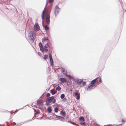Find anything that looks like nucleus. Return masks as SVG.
<instances>
[{
    "label": "nucleus",
    "mask_w": 126,
    "mask_h": 126,
    "mask_svg": "<svg viewBox=\"0 0 126 126\" xmlns=\"http://www.w3.org/2000/svg\"><path fill=\"white\" fill-rule=\"evenodd\" d=\"M82 85L83 86H85L86 85V82H82Z\"/></svg>",
    "instance_id": "28"
},
{
    "label": "nucleus",
    "mask_w": 126,
    "mask_h": 126,
    "mask_svg": "<svg viewBox=\"0 0 126 126\" xmlns=\"http://www.w3.org/2000/svg\"><path fill=\"white\" fill-rule=\"evenodd\" d=\"M33 29L36 32H37L40 30V26L38 23H35Z\"/></svg>",
    "instance_id": "4"
},
{
    "label": "nucleus",
    "mask_w": 126,
    "mask_h": 126,
    "mask_svg": "<svg viewBox=\"0 0 126 126\" xmlns=\"http://www.w3.org/2000/svg\"><path fill=\"white\" fill-rule=\"evenodd\" d=\"M48 55H51L50 54V53H49L48 54Z\"/></svg>",
    "instance_id": "39"
},
{
    "label": "nucleus",
    "mask_w": 126,
    "mask_h": 126,
    "mask_svg": "<svg viewBox=\"0 0 126 126\" xmlns=\"http://www.w3.org/2000/svg\"><path fill=\"white\" fill-rule=\"evenodd\" d=\"M40 47V50L42 51V52H43L44 51V48L43 46H42V47Z\"/></svg>",
    "instance_id": "21"
},
{
    "label": "nucleus",
    "mask_w": 126,
    "mask_h": 126,
    "mask_svg": "<svg viewBox=\"0 0 126 126\" xmlns=\"http://www.w3.org/2000/svg\"><path fill=\"white\" fill-rule=\"evenodd\" d=\"M47 5V2L46 6L44 8L43 11L42 12V14L41 15V17H42V22L43 23V22H44V12H45L46 10V6Z\"/></svg>",
    "instance_id": "5"
},
{
    "label": "nucleus",
    "mask_w": 126,
    "mask_h": 126,
    "mask_svg": "<svg viewBox=\"0 0 126 126\" xmlns=\"http://www.w3.org/2000/svg\"><path fill=\"white\" fill-rule=\"evenodd\" d=\"M48 40V37L47 38H46V37H44L42 39V41L43 42H44L46 40Z\"/></svg>",
    "instance_id": "19"
},
{
    "label": "nucleus",
    "mask_w": 126,
    "mask_h": 126,
    "mask_svg": "<svg viewBox=\"0 0 126 126\" xmlns=\"http://www.w3.org/2000/svg\"><path fill=\"white\" fill-rule=\"evenodd\" d=\"M58 108H55L54 109V111L55 112H56V113L58 111Z\"/></svg>",
    "instance_id": "24"
},
{
    "label": "nucleus",
    "mask_w": 126,
    "mask_h": 126,
    "mask_svg": "<svg viewBox=\"0 0 126 126\" xmlns=\"http://www.w3.org/2000/svg\"><path fill=\"white\" fill-rule=\"evenodd\" d=\"M38 55H41V54L40 52L38 53Z\"/></svg>",
    "instance_id": "35"
},
{
    "label": "nucleus",
    "mask_w": 126,
    "mask_h": 126,
    "mask_svg": "<svg viewBox=\"0 0 126 126\" xmlns=\"http://www.w3.org/2000/svg\"><path fill=\"white\" fill-rule=\"evenodd\" d=\"M47 46L45 45L44 46L45 48H47Z\"/></svg>",
    "instance_id": "36"
},
{
    "label": "nucleus",
    "mask_w": 126,
    "mask_h": 126,
    "mask_svg": "<svg viewBox=\"0 0 126 126\" xmlns=\"http://www.w3.org/2000/svg\"><path fill=\"white\" fill-rule=\"evenodd\" d=\"M126 121H125V120H124V119H122V120H121V122H125Z\"/></svg>",
    "instance_id": "33"
},
{
    "label": "nucleus",
    "mask_w": 126,
    "mask_h": 126,
    "mask_svg": "<svg viewBox=\"0 0 126 126\" xmlns=\"http://www.w3.org/2000/svg\"><path fill=\"white\" fill-rule=\"evenodd\" d=\"M79 120L80 121H84V118L83 117H80L79 118Z\"/></svg>",
    "instance_id": "17"
},
{
    "label": "nucleus",
    "mask_w": 126,
    "mask_h": 126,
    "mask_svg": "<svg viewBox=\"0 0 126 126\" xmlns=\"http://www.w3.org/2000/svg\"><path fill=\"white\" fill-rule=\"evenodd\" d=\"M108 125H106V126H108Z\"/></svg>",
    "instance_id": "44"
},
{
    "label": "nucleus",
    "mask_w": 126,
    "mask_h": 126,
    "mask_svg": "<svg viewBox=\"0 0 126 126\" xmlns=\"http://www.w3.org/2000/svg\"><path fill=\"white\" fill-rule=\"evenodd\" d=\"M62 72H63V73L64 74L66 75L67 76L69 77L70 79L71 78V76H70L67 75V71L66 70H65V69H62Z\"/></svg>",
    "instance_id": "9"
},
{
    "label": "nucleus",
    "mask_w": 126,
    "mask_h": 126,
    "mask_svg": "<svg viewBox=\"0 0 126 126\" xmlns=\"http://www.w3.org/2000/svg\"><path fill=\"white\" fill-rule=\"evenodd\" d=\"M80 124L82 126H85V122L84 123H80Z\"/></svg>",
    "instance_id": "27"
},
{
    "label": "nucleus",
    "mask_w": 126,
    "mask_h": 126,
    "mask_svg": "<svg viewBox=\"0 0 126 126\" xmlns=\"http://www.w3.org/2000/svg\"><path fill=\"white\" fill-rule=\"evenodd\" d=\"M95 87V86L94 85H91L88 86L87 90L90 91V90L92 89L93 88H94Z\"/></svg>",
    "instance_id": "7"
},
{
    "label": "nucleus",
    "mask_w": 126,
    "mask_h": 126,
    "mask_svg": "<svg viewBox=\"0 0 126 126\" xmlns=\"http://www.w3.org/2000/svg\"><path fill=\"white\" fill-rule=\"evenodd\" d=\"M39 47H42V46H43L42 44V43L41 42H40L39 43Z\"/></svg>",
    "instance_id": "26"
},
{
    "label": "nucleus",
    "mask_w": 126,
    "mask_h": 126,
    "mask_svg": "<svg viewBox=\"0 0 126 126\" xmlns=\"http://www.w3.org/2000/svg\"><path fill=\"white\" fill-rule=\"evenodd\" d=\"M47 111L48 113H50L52 111L51 108L50 107H49L47 109Z\"/></svg>",
    "instance_id": "15"
},
{
    "label": "nucleus",
    "mask_w": 126,
    "mask_h": 126,
    "mask_svg": "<svg viewBox=\"0 0 126 126\" xmlns=\"http://www.w3.org/2000/svg\"><path fill=\"white\" fill-rule=\"evenodd\" d=\"M60 118L61 119H64L63 117H60Z\"/></svg>",
    "instance_id": "37"
},
{
    "label": "nucleus",
    "mask_w": 126,
    "mask_h": 126,
    "mask_svg": "<svg viewBox=\"0 0 126 126\" xmlns=\"http://www.w3.org/2000/svg\"><path fill=\"white\" fill-rule=\"evenodd\" d=\"M42 24L43 27H44L45 30L46 31H47L49 30V27L47 25H46L45 26H44V23L42 22Z\"/></svg>",
    "instance_id": "12"
},
{
    "label": "nucleus",
    "mask_w": 126,
    "mask_h": 126,
    "mask_svg": "<svg viewBox=\"0 0 126 126\" xmlns=\"http://www.w3.org/2000/svg\"><path fill=\"white\" fill-rule=\"evenodd\" d=\"M64 94H63L61 95L60 97L62 99H63L64 97Z\"/></svg>",
    "instance_id": "25"
},
{
    "label": "nucleus",
    "mask_w": 126,
    "mask_h": 126,
    "mask_svg": "<svg viewBox=\"0 0 126 126\" xmlns=\"http://www.w3.org/2000/svg\"><path fill=\"white\" fill-rule=\"evenodd\" d=\"M82 79H76L75 80V82L78 84H80L82 82Z\"/></svg>",
    "instance_id": "10"
},
{
    "label": "nucleus",
    "mask_w": 126,
    "mask_h": 126,
    "mask_svg": "<svg viewBox=\"0 0 126 126\" xmlns=\"http://www.w3.org/2000/svg\"><path fill=\"white\" fill-rule=\"evenodd\" d=\"M51 93L52 95H53L55 94L56 91H54L53 89H52L51 90Z\"/></svg>",
    "instance_id": "18"
},
{
    "label": "nucleus",
    "mask_w": 126,
    "mask_h": 126,
    "mask_svg": "<svg viewBox=\"0 0 126 126\" xmlns=\"http://www.w3.org/2000/svg\"><path fill=\"white\" fill-rule=\"evenodd\" d=\"M49 2L50 3H51V2L53 1V0H49Z\"/></svg>",
    "instance_id": "32"
},
{
    "label": "nucleus",
    "mask_w": 126,
    "mask_h": 126,
    "mask_svg": "<svg viewBox=\"0 0 126 126\" xmlns=\"http://www.w3.org/2000/svg\"><path fill=\"white\" fill-rule=\"evenodd\" d=\"M35 32L32 31H31L28 35V36L31 38L30 40L32 43L33 42L35 37Z\"/></svg>",
    "instance_id": "1"
},
{
    "label": "nucleus",
    "mask_w": 126,
    "mask_h": 126,
    "mask_svg": "<svg viewBox=\"0 0 126 126\" xmlns=\"http://www.w3.org/2000/svg\"><path fill=\"white\" fill-rule=\"evenodd\" d=\"M44 55H47L46 54H45Z\"/></svg>",
    "instance_id": "40"
},
{
    "label": "nucleus",
    "mask_w": 126,
    "mask_h": 126,
    "mask_svg": "<svg viewBox=\"0 0 126 126\" xmlns=\"http://www.w3.org/2000/svg\"><path fill=\"white\" fill-rule=\"evenodd\" d=\"M50 16L49 14H48L46 17V21L47 24H49L50 23Z\"/></svg>",
    "instance_id": "6"
},
{
    "label": "nucleus",
    "mask_w": 126,
    "mask_h": 126,
    "mask_svg": "<svg viewBox=\"0 0 126 126\" xmlns=\"http://www.w3.org/2000/svg\"><path fill=\"white\" fill-rule=\"evenodd\" d=\"M61 89V88L60 87L58 86L56 88V90L58 91H60Z\"/></svg>",
    "instance_id": "23"
},
{
    "label": "nucleus",
    "mask_w": 126,
    "mask_h": 126,
    "mask_svg": "<svg viewBox=\"0 0 126 126\" xmlns=\"http://www.w3.org/2000/svg\"><path fill=\"white\" fill-rule=\"evenodd\" d=\"M98 78H97L95 79L92 80L91 82V85H94L95 82L98 79Z\"/></svg>",
    "instance_id": "14"
},
{
    "label": "nucleus",
    "mask_w": 126,
    "mask_h": 126,
    "mask_svg": "<svg viewBox=\"0 0 126 126\" xmlns=\"http://www.w3.org/2000/svg\"><path fill=\"white\" fill-rule=\"evenodd\" d=\"M17 111H16L15 112H17Z\"/></svg>",
    "instance_id": "42"
},
{
    "label": "nucleus",
    "mask_w": 126,
    "mask_h": 126,
    "mask_svg": "<svg viewBox=\"0 0 126 126\" xmlns=\"http://www.w3.org/2000/svg\"><path fill=\"white\" fill-rule=\"evenodd\" d=\"M54 10L55 16V17H56L58 14H59V11L60 10V9L59 8L58 5L56 6Z\"/></svg>",
    "instance_id": "2"
},
{
    "label": "nucleus",
    "mask_w": 126,
    "mask_h": 126,
    "mask_svg": "<svg viewBox=\"0 0 126 126\" xmlns=\"http://www.w3.org/2000/svg\"><path fill=\"white\" fill-rule=\"evenodd\" d=\"M98 79L97 80V82H99L100 83H101L102 82V81L101 78L98 77Z\"/></svg>",
    "instance_id": "20"
},
{
    "label": "nucleus",
    "mask_w": 126,
    "mask_h": 126,
    "mask_svg": "<svg viewBox=\"0 0 126 126\" xmlns=\"http://www.w3.org/2000/svg\"><path fill=\"white\" fill-rule=\"evenodd\" d=\"M43 104V103L42 101L41 100H39L37 101V104L39 106L42 105Z\"/></svg>",
    "instance_id": "13"
},
{
    "label": "nucleus",
    "mask_w": 126,
    "mask_h": 126,
    "mask_svg": "<svg viewBox=\"0 0 126 126\" xmlns=\"http://www.w3.org/2000/svg\"><path fill=\"white\" fill-rule=\"evenodd\" d=\"M47 102L49 103L50 102L55 103L56 101V100L54 98L53 96H51L47 98Z\"/></svg>",
    "instance_id": "3"
},
{
    "label": "nucleus",
    "mask_w": 126,
    "mask_h": 126,
    "mask_svg": "<svg viewBox=\"0 0 126 126\" xmlns=\"http://www.w3.org/2000/svg\"><path fill=\"white\" fill-rule=\"evenodd\" d=\"M48 49L47 48H44V51H45V52H47L48 51Z\"/></svg>",
    "instance_id": "31"
},
{
    "label": "nucleus",
    "mask_w": 126,
    "mask_h": 126,
    "mask_svg": "<svg viewBox=\"0 0 126 126\" xmlns=\"http://www.w3.org/2000/svg\"><path fill=\"white\" fill-rule=\"evenodd\" d=\"M50 94L49 93H47V94L46 96L47 97H49L50 96Z\"/></svg>",
    "instance_id": "29"
},
{
    "label": "nucleus",
    "mask_w": 126,
    "mask_h": 126,
    "mask_svg": "<svg viewBox=\"0 0 126 126\" xmlns=\"http://www.w3.org/2000/svg\"><path fill=\"white\" fill-rule=\"evenodd\" d=\"M74 96L75 97L77 96L76 99L77 100H79L80 98V93L77 92H76L74 93Z\"/></svg>",
    "instance_id": "8"
},
{
    "label": "nucleus",
    "mask_w": 126,
    "mask_h": 126,
    "mask_svg": "<svg viewBox=\"0 0 126 126\" xmlns=\"http://www.w3.org/2000/svg\"><path fill=\"white\" fill-rule=\"evenodd\" d=\"M101 126L100 125H99V126Z\"/></svg>",
    "instance_id": "43"
},
{
    "label": "nucleus",
    "mask_w": 126,
    "mask_h": 126,
    "mask_svg": "<svg viewBox=\"0 0 126 126\" xmlns=\"http://www.w3.org/2000/svg\"><path fill=\"white\" fill-rule=\"evenodd\" d=\"M94 126H98L99 125L97 124H95L94 125Z\"/></svg>",
    "instance_id": "34"
},
{
    "label": "nucleus",
    "mask_w": 126,
    "mask_h": 126,
    "mask_svg": "<svg viewBox=\"0 0 126 126\" xmlns=\"http://www.w3.org/2000/svg\"><path fill=\"white\" fill-rule=\"evenodd\" d=\"M48 43H47V44H46L47 45V46H48L49 47V45H48Z\"/></svg>",
    "instance_id": "38"
},
{
    "label": "nucleus",
    "mask_w": 126,
    "mask_h": 126,
    "mask_svg": "<svg viewBox=\"0 0 126 126\" xmlns=\"http://www.w3.org/2000/svg\"><path fill=\"white\" fill-rule=\"evenodd\" d=\"M61 113L63 116H65V112H63V111H61Z\"/></svg>",
    "instance_id": "22"
},
{
    "label": "nucleus",
    "mask_w": 126,
    "mask_h": 126,
    "mask_svg": "<svg viewBox=\"0 0 126 126\" xmlns=\"http://www.w3.org/2000/svg\"><path fill=\"white\" fill-rule=\"evenodd\" d=\"M104 126H105V125H104Z\"/></svg>",
    "instance_id": "45"
},
{
    "label": "nucleus",
    "mask_w": 126,
    "mask_h": 126,
    "mask_svg": "<svg viewBox=\"0 0 126 126\" xmlns=\"http://www.w3.org/2000/svg\"><path fill=\"white\" fill-rule=\"evenodd\" d=\"M71 79H73V78L72 77H71Z\"/></svg>",
    "instance_id": "41"
},
{
    "label": "nucleus",
    "mask_w": 126,
    "mask_h": 126,
    "mask_svg": "<svg viewBox=\"0 0 126 126\" xmlns=\"http://www.w3.org/2000/svg\"><path fill=\"white\" fill-rule=\"evenodd\" d=\"M48 57V56H44V58L45 59H47Z\"/></svg>",
    "instance_id": "30"
},
{
    "label": "nucleus",
    "mask_w": 126,
    "mask_h": 126,
    "mask_svg": "<svg viewBox=\"0 0 126 126\" xmlns=\"http://www.w3.org/2000/svg\"><path fill=\"white\" fill-rule=\"evenodd\" d=\"M49 58H50V62L51 66H53V61L52 56H49Z\"/></svg>",
    "instance_id": "11"
},
{
    "label": "nucleus",
    "mask_w": 126,
    "mask_h": 126,
    "mask_svg": "<svg viewBox=\"0 0 126 126\" xmlns=\"http://www.w3.org/2000/svg\"><path fill=\"white\" fill-rule=\"evenodd\" d=\"M61 81L63 82H66V80L65 78H60Z\"/></svg>",
    "instance_id": "16"
}]
</instances>
